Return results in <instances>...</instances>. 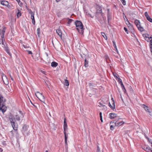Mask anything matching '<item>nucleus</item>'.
Returning a JSON list of instances; mask_svg holds the SVG:
<instances>
[{"instance_id": "obj_1", "label": "nucleus", "mask_w": 152, "mask_h": 152, "mask_svg": "<svg viewBox=\"0 0 152 152\" xmlns=\"http://www.w3.org/2000/svg\"><path fill=\"white\" fill-rule=\"evenodd\" d=\"M12 117V119L14 121L19 122L22 120L24 117V115L22 111L20 110L14 115L10 113L9 115V117Z\"/></svg>"}, {"instance_id": "obj_2", "label": "nucleus", "mask_w": 152, "mask_h": 152, "mask_svg": "<svg viewBox=\"0 0 152 152\" xmlns=\"http://www.w3.org/2000/svg\"><path fill=\"white\" fill-rule=\"evenodd\" d=\"M77 29L79 33L83 34V33L84 28H83V24L81 21L77 20L75 22Z\"/></svg>"}, {"instance_id": "obj_3", "label": "nucleus", "mask_w": 152, "mask_h": 152, "mask_svg": "<svg viewBox=\"0 0 152 152\" xmlns=\"http://www.w3.org/2000/svg\"><path fill=\"white\" fill-rule=\"evenodd\" d=\"M3 95L0 94V110L4 113L6 110V107L3 104Z\"/></svg>"}, {"instance_id": "obj_4", "label": "nucleus", "mask_w": 152, "mask_h": 152, "mask_svg": "<svg viewBox=\"0 0 152 152\" xmlns=\"http://www.w3.org/2000/svg\"><path fill=\"white\" fill-rule=\"evenodd\" d=\"M8 118L13 129L15 131L17 130L18 125L17 122H16V121L13 120L12 117H8Z\"/></svg>"}, {"instance_id": "obj_5", "label": "nucleus", "mask_w": 152, "mask_h": 152, "mask_svg": "<svg viewBox=\"0 0 152 152\" xmlns=\"http://www.w3.org/2000/svg\"><path fill=\"white\" fill-rule=\"evenodd\" d=\"M35 94L36 97L42 102L45 103V99L44 96L42 95V94L37 91L35 93Z\"/></svg>"}, {"instance_id": "obj_6", "label": "nucleus", "mask_w": 152, "mask_h": 152, "mask_svg": "<svg viewBox=\"0 0 152 152\" xmlns=\"http://www.w3.org/2000/svg\"><path fill=\"white\" fill-rule=\"evenodd\" d=\"M6 29L5 27H4L2 29V31L1 32V38H0V44H2L3 45H4V41H5L4 39V34L5 32V30Z\"/></svg>"}, {"instance_id": "obj_7", "label": "nucleus", "mask_w": 152, "mask_h": 152, "mask_svg": "<svg viewBox=\"0 0 152 152\" xmlns=\"http://www.w3.org/2000/svg\"><path fill=\"white\" fill-rule=\"evenodd\" d=\"M134 23L139 30L141 32L143 31L144 28L142 27L141 26L140 22L139 20L137 19L135 20L134 21Z\"/></svg>"}, {"instance_id": "obj_8", "label": "nucleus", "mask_w": 152, "mask_h": 152, "mask_svg": "<svg viewBox=\"0 0 152 152\" xmlns=\"http://www.w3.org/2000/svg\"><path fill=\"white\" fill-rule=\"evenodd\" d=\"M96 14L101 13V15L103 16V13L102 12V10L100 6L97 5L96 7Z\"/></svg>"}, {"instance_id": "obj_9", "label": "nucleus", "mask_w": 152, "mask_h": 152, "mask_svg": "<svg viewBox=\"0 0 152 152\" xmlns=\"http://www.w3.org/2000/svg\"><path fill=\"white\" fill-rule=\"evenodd\" d=\"M28 130V127L26 124H24L23 128L22 130V132L24 135H28V133L27 132Z\"/></svg>"}, {"instance_id": "obj_10", "label": "nucleus", "mask_w": 152, "mask_h": 152, "mask_svg": "<svg viewBox=\"0 0 152 152\" xmlns=\"http://www.w3.org/2000/svg\"><path fill=\"white\" fill-rule=\"evenodd\" d=\"M152 37H150V38L148 37H146L145 38V40L147 41V42L150 41V49L151 51V52L152 54Z\"/></svg>"}, {"instance_id": "obj_11", "label": "nucleus", "mask_w": 152, "mask_h": 152, "mask_svg": "<svg viewBox=\"0 0 152 152\" xmlns=\"http://www.w3.org/2000/svg\"><path fill=\"white\" fill-rule=\"evenodd\" d=\"M2 78L4 84L6 85H7L9 83V82L6 76L4 74H3L2 75Z\"/></svg>"}, {"instance_id": "obj_12", "label": "nucleus", "mask_w": 152, "mask_h": 152, "mask_svg": "<svg viewBox=\"0 0 152 152\" xmlns=\"http://www.w3.org/2000/svg\"><path fill=\"white\" fill-rule=\"evenodd\" d=\"M145 15L147 19L151 22H152V19L151 18L150 16L148 15V13L147 12H145Z\"/></svg>"}, {"instance_id": "obj_13", "label": "nucleus", "mask_w": 152, "mask_h": 152, "mask_svg": "<svg viewBox=\"0 0 152 152\" xmlns=\"http://www.w3.org/2000/svg\"><path fill=\"white\" fill-rule=\"evenodd\" d=\"M56 32L59 37L61 38L62 37V34L61 30L59 29H56Z\"/></svg>"}, {"instance_id": "obj_14", "label": "nucleus", "mask_w": 152, "mask_h": 152, "mask_svg": "<svg viewBox=\"0 0 152 152\" xmlns=\"http://www.w3.org/2000/svg\"><path fill=\"white\" fill-rule=\"evenodd\" d=\"M109 115L110 118L112 119L117 117V114L115 113H110Z\"/></svg>"}, {"instance_id": "obj_15", "label": "nucleus", "mask_w": 152, "mask_h": 152, "mask_svg": "<svg viewBox=\"0 0 152 152\" xmlns=\"http://www.w3.org/2000/svg\"><path fill=\"white\" fill-rule=\"evenodd\" d=\"M1 4L3 6H7L9 5L8 2L6 1H1Z\"/></svg>"}, {"instance_id": "obj_16", "label": "nucleus", "mask_w": 152, "mask_h": 152, "mask_svg": "<svg viewBox=\"0 0 152 152\" xmlns=\"http://www.w3.org/2000/svg\"><path fill=\"white\" fill-rule=\"evenodd\" d=\"M113 106H112L110 104V102H109V107L113 110H114L115 108V102H113V103H112Z\"/></svg>"}, {"instance_id": "obj_17", "label": "nucleus", "mask_w": 152, "mask_h": 152, "mask_svg": "<svg viewBox=\"0 0 152 152\" xmlns=\"http://www.w3.org/2000/svg\"><path fill=\"white\" fill-rule=\"evenodd\" d=\"M67 128V125L66 121V118H65L64 121V130H66Z\"/></svg>"}, {"instance_id": "obj_18", "label": "nucleus", "mask_w": 152, "mask_h": 152, "mask_svg": "<svg viewBox=\"0 0 152 152\" xmlns=\"http://www.w3.org/2000/svg\"><path fill=\"white\" fill-rule=\"evenodd\" d=\"M58 65V64L55 62H52L51 63V66L52 67H56Z\"/></svg>"}, {"instance_id": "obj_19", "label": "nucleus", "mask_w": 152, "mask_h": 152, "mask_svg": "<svg viewBox=\"0 0 152 152\" xmlns=\"http://www.w3.org/2000/svg\"><path fill=\"white\" fill-rule=\"evenodd\" d=\"M88 85L90 88H93L96 86V85L93 83H89Z\"/></svg>"}, {"instance_id": "obj_20", "label": "nucleus", "mask_w": 152, "mask_h": 152, "mask_svg": "<svg viewBox=\"0 0 152 152\" xmlns=\"http://www.w3.org/2000/svg\"><path fill=\"white\" fill-rule=\"evenodd\" d=\"M143 108L145 109V110L147 112H151L149 110V109L148 108V106H145L144 104L143 105Z\"/></svg>"}, {"instance_id": "obj_21", "label": "nucleus", "mask_w": 152, "mask_h": 152, "mask_svg": "<svg viewBox=\"0 0 152 152\" xmlns=\"http://www.w3.org/2000/svg\"><path fill=\"white\" fill-rule=\"evenodd\" d=\"M84 66L86 67L88 66V61L86 59H85Z\"/></svg>"}, {"instance_id": "obj_22", "label": "nucleus", "mask_w": 152, "mask_h": 152, "mask_svg": "<svg viewBox=\"0 0 152 152\" xmlns=\"http://www.w3.org/2000/svg\"><path fill=\"white\" fill-rule=\"evenodd\" d=\"M119 118H118V119H116L114 121H112L110 123V124H114V123L116 124Z\"/></svg>"}, {"instance_id": "obj_23", "label": "nucleus", "mask_w": 152, "mask_h": 152, "mask_svg": "<svg viewBox=\"0 0 152 152\" xmlns=\"http://www.w3.org/2000/svg\"><path fill=\"white\" fill-rule=\"evenodd\" d=\"M124 124V122L123 121H121L118 122H116V126H120Z\"/></svg>"}, {"instance_id": "obj_24", "label": "nucleus", "mask_w": 152, "mask_h": 152, "mask_svg": "<svg viewBox=\"0 0 152 152\" xmlns=\"http://www.w3.org/2000/svg\"><path fill=\"white\" fill-rule=\"evenodd\" d=\"M144 150L145 151L148 152H151L152 150L149 147H145Z\"/></svg>"}, {"instance_id": "obj_25", "label": "nucleus", "mask_w": 152, "mask_h": 152, "mask_svg": "<svg viewBox=\"0 0 152 152\" xmlns=\"http://www.w3.org/2000/svg\"><path fill=\"white\" fill-rule=\"evenodd\" d=\"M116 79L119 82L120 85L123 83L122 80L120 78H118V77H116Z\"/></svg>"}, {"instance_id": "obj_26", "label": "nucleus", "mask_w": 152, "mask_h": 152, "mask_svg": "<svg viewBox=\"0 0 152 152\" xmlns=\"http://www.w3.org/2000/svg\"><path fill=\"white\" fill-rule=\"evenodd\" d=\"M110 125V129L112 130H113L114 129V127L116 126V124L114 123V124Z\"/></svg>"}, {"instance_id": "obj_27", "label": "nucleus", "mask_w": 152, "mask_h": 152, "mask_svg": "<svg viewBox=\"0 0 152 152\" xmlns=\"http://www.w3.org/2000/svg\"><path fill=\"white\" fill-rule=\"evenodd\" d=\"M101 34L102 35L103 37L104 38V39L106 40H107V37L106 35L104 33L102 32H101Z\"/></svg>"}, {"instance_id": "obj_28", "label": "nucleus", "mask_w": 152, "mask_h": 152, "mask_svg": "<svg viewBox=\"0 0 152 152\" xmlns=\"http://www.w3.org/2000/svg\"><path fill=\"white\" fill-rule=\"evenodd\" d=\"M5 50L6 51V52H7V53L9 54V55L10 56H11V54L10 53L9 50L8 49V48L6 47L5 48Z\"/></svg>"}, {"instance_id": "obj_29", "label": "nucleus", "mask_w": 152, "mask_h": 152, "mask_svg": "<svg viewBox=\"0 0 152 152\" xmlns=\"http://www.w3.org/2000/svg\"><path fill=\"white\" fill-rule=\"evenodd\" d=\"M64 134L65 140H67L68 135V134H66V130H64Z\"/></svg>"}, {"instance_id": "obj_30", "label": "nucleus", "mask_w": 152, "mask_h": 152, "mask_svg": "<svg viewBox=\"0 0 152 152\" xmlns=\"http://www.w3.org/2000/svg\"><path fill=\"white\" fill-rule=\"evenodd\" d=\"M18 12L17 14V18H18L19 17H20L21 15V13H20V11L19 10H18Z\"/></svg>"}, {"instance_id": "obj_31", "label": "nucleus", "mask_w": 152, "mask_h": 152, "mask_svg": "<svg viewBox=\"0 0 152 152\" xmlns=\"http://www.w3.org/2000/svg\"><path fill=\"white\" fill-rule=\"evenodd\" d=\"M64 85L67 86L69 85V83L68 80L66 79L64 80Z\"/></svg>"}, {"instance_id": "obj_32", "label": "nucleus", "mask_w": 152, "mask_h": 152, "mask_svg": "<svg viewBox=\"0 0 152 152\" xmlns=\"http://www.w3.org/2000/svg\"><path fill=\"white\" fill-rule=\"evenodd\" d=\"M113 46L115 48V49H116L115 50L117 51V53H118V50H117V47H116V44H115V42L114 41H113Z\"/></svg>"}, {"instance_id": "obj_33", "label": "nucleus", "mask_w": 152, "mask_h": 152, "mask_svg": "<svg viewBox=\"0 0 152 152\" xmlns=\"http://www.w3.org/2000/svg\"><path fill=\"white\" fill-rule=\"evenodd\" d=\"M67 20H68V21L67 22V24H69L72 21V19H69L68 18H67Z\"/></svg>"}, {"instance_id": "obj_34", "label": "nucleus", "mask_w": 152, "mask_h": 152, "mask_svg": "<svg viewBox=\"0 0 152 152\" xmlns=\"http://www.w3.org/2000/svg\"><path fill=\"white\" fill-rule=\"evenodd\" d=\"M37 34H38V35L39 36V35L40 34V28H38L37 29Z\"/></svg>"}, {"instance_id": "obj_35", "label": "nucleus", "mask_w": 152, "mask_h": 152, "mask_svg": "<svg viewBox=\"0 0 152 152\" xmlns=\"http://www.w3.org/2000/svg\"><path fill=\"white\" fill-rule=\"evenodd\" d=\"M146 139L148 140V141L151 143V146L152 147V142L151 141V140L148 138V137H146Z\"/></svg>"}, {"instance_id": "obj_36", "label": "nucleus", "mask_w": 152, "mask_h": 152, "mask_svg": "<svg viewBox=\"0 0 152 152\" xmlns=\"http://www.w3.org/2000/svg\"><path fill=\"white\" fill-rule=\"evenodd\" d=\"M32 19V23L34 25H35V21L34 19V18H31Z\"/></svg>"}, {"instance_id": "obj_37", "label": "nucleus", "mask_w": 152, "mask_h": 152, "mask_svg": "<svg viewBox=\"0 0 152 152\" xmlns=\"http://www.w3.org/2000/svg\"><path fill=\"white\" fill-rule=\"evenodd\" d=\"M124 5H125L126 4V2L125 0H121Z\"/></svg>"}, {"instance_id": "obj_38", "label": "nucleus", "mask_w": 152, "mask_h": 152, "mask_svg": "<svg viewBox=\"0 0 152 152\" xmlns=\"http://www.w3.org/2000/svg\"><path fill=\"white\" fill-rule=\"evenodd\" d=\"M120 85L121 86V87L122 90L124 89V88H125V87H124V85L123 83L121 84Z\"/></svg>"}, {"instance_id": "obj_39", "label": "nucleus", "mask_w": 152, "mask_h": 152, "mask_svg": "<svg viewBox=\"0 0 152 152\" xmlns=\"http://www.w3.org/2000/svg\"><path fill=\"white\" fill-rule=\"evenodd\" d=\"M124 29L125 31V32H126L127 34H128L127 29L126 28V27H124Z\"/></svg>"}, {"instance_id": "obj_40", "label": "nucleus", "mask_w": 152, "mask_h": 152, "mask_svg": "<svg viewBox=\"0 0 152 152\" xmlns=\"http://www.w3.org/2000/svg\"><path fill=\"white\" fill-rule=\"evenodd\" d=\"M97 152H100L99 147L98 146L97 147Z\"/></svg>"}, {"instance_id": "obj_41", "label": "nucleus", "mask_w": 152, "mask_h": 152, "mask_svg": "<svg viewBox=\"0 0 152 152\" xmlns=\"http://www.w3.org/2000/svg\"><path fill=\"white\" fill-rule=\"evenodd\" d=\"M103 109H104L105 110H106L107 109V107L105 105H103Z\"/></svg>"}, {"instance_id": "obj_42", "label": "nucleus", "mask_w": 152, "mask_h": 152, "mask_svg": "<svg viewBox=\"0 0 152 152\" xmlns=\"http://www.w3.org/2000/svg\"><path fill=\"white\" fill-rule=\"evenodd\" d=\"M123 17L124 18V20H125V21H126V16L125 15V14H124V13H123Z\"/></svg>"}, {"instance_id": "obj_43", "label": "nucleus", "mask_w": 152, "mask_h": 152, "mask_svg": "<svg viewBox=\"0 0 152 152\" xmlns=\"http://www.w3.org/2000/svg\"><path fill=\"white\" fill-rule=\"evenodd\" d=\"M31 15V18H33L34 17V13H33L30 14Z\"/></svg>"}, {"instance_id": "obj_44", "label": "nucleus", "mask_w": 152, "mask_h": 152, "mask_svg": "<svg viewBox=\"0 0 152 152\" xmlns=\"http://www.w3.org/2000/svg\"><path fill=\"white\" fill-rule=\"evenodd\" d=\"M28 11H29V13L30 14L34 13V12H32V11L30 9L28 10Z\"/></svg>"}, {"instance_id": "obj_45", "label": "nucleus", "mask_w": 152, "mask_h": 152, "mask_svg": "<svg viewBox=\"0 0 152 152\" xmlns=\"http://www.w3.org/2000/svg\"><path fill=\"white\" fill-rule=\"evenodd\" d=\"M99 107H101V106H102V107H103V105H103L100 102H99Z\"/></svg>"}, {"instance_id": "obj_46", "label": "nucleus", "mask_w": 152, "mask_h": 152, "mask_svg": "<svg viewBox=\"0 0 152 152\" xmlns=\"http://www.w3.org/2000/svg\"><path fill=\"white\" fill-rule=\"evenodd\" d=\"M105 58L106 60V61H107V60L109 59V57L107 56H105Z\"/></svg>"}, {"instance_id": "obj_47", "label": "nucleus", "mask_w": 152, "mask_h": 152, "mask_svg": "<svg viewBox=\"0 0 152 152\" xmlns=\"http://www.w3.org/2000/svg\"><path fill=\"white\" fill-rule=\"evenodd\" d=\"M126 20L127 21V22L128 23V25H129L130 26H131V24L129 22V21H128V19H127L126 18Z\"/></svg>"}, {"instance_id": "obj_48", "label": "nucleus", "mask_w": 152, "mask_h": 152, "mask_svg": "<svg viewBox=\"0 0 152 152\" xmlns=\"http://www.w3.org/2000/svg\"><path fill=\"white\" fill-rule=\"evenodd\" d=\"M28 53L29 54H32V53L31 51H28Z\"/></svg>"}, {"instance_id": "obj_49", "label": "nucleus", "mask_w": 152, "mask_h": 152, "mask_svg": "<svg viewBox=\"0 0 152 152\" xmlns=\"http://www.w3.org/2000/svg\"><path fill=\"white\" fill-rule=\"evenodd\" d=\"M10 76L11 80H12L13 81L14 80H13V77L10 74Z\"/></svg>"}, {"instance_id": "obj_50", "label": "nucleus", "mask_w": 152, "mask_h": 152, "mask_svg": "<svg viewBox=\"0 0 152 152\" xmlns=\"http://www.w3.org/2000/svg\"><path fill=\"white\" fill-rule=\"evenodd\" d=\"M65 140V144L66 145H67V140Z\"/></svg>"}, {"instance_id": "obj_51", "label": "nucleus", "mask_w": 152, "mask_h": 152, "mask_svg": "<svg viewBox=\"0 0 152 152\" xmlns=\"http://www.w3.org/2000/svg\"><path fill=\"white\" fill-rule=\"evenodd\" d=\"M122 90H123V91L124 92V93H126V89L125 88H124V89H123Z\"/></svg>"}, {"instance_id": "obj_52", "label": "nucleus", "mask_w": 152, "mask_h": 152, "mask_svg": "<svg viewBox=\"0 0 152 152\" xmlns=\"http://www.w3.org/2000/svg\"><path fill=\"white\" fill-rule=\"evenodd\" d=\"M107 15H109V12H110V10L109 9H108L107 10Z\"/></svg>"}, {"instance_id": "obj_53", "label": "nucleus", "mask_w": 152, "mask_h": 152, "mask_svg": "<svg viewBox=\"0 0 152 152\" xmlns=\"http://www.w3.org/2000/svg\"><path fill=\"white\" fill-rule=\"evenodd\" d=\"M111 100H112V103H113V102H114L113 99V98H112L111 99Z\"/></svg>"}, {"instance_id": "obj_54", "label": "nucleus", "mask_w": 152, "mask_h": 152, "mask_svg": "<svg viewBox=\"0 0 152 152\" xmlns=\"http://www.w3.org/2000/svg\"><path fill=\"white\" fill-rule=\"evenodd\" d=\"M2 151L3 150L1 148H0V152H2Z\"/></svg>"}, {"instance_id": "obj_55", "label": "nucleus", "mask_w": 152, "mask_h": 152, "mask_svg": "<svg viewBox=\"0 0 152 152\" xmlns=\"http://www.w3.org/2000/svg\"><path fill=\"white\" fill-rule=\"evenodd\" d=\"M60 1V0H56V1L57 2H59Z\"/></svg>"}, {"instance_id": "obj_56", "label": "nucleus", "mask_w": 152, "mask_h": 152, "mask_svg": "<svg viewBox=\"0 0 152 152\" xmlns=\"http://www.w3.org/2000/svg\"><path fill=\"white\" fill-rule=\"evenodd\" d=\"M120 96H121V100H122L123 101V99L122 97V96H121V95H120Z\"/></svg>"}, {"instance_id": "obj_57", "label": "nucleus", "mask_w": 152, "mask_h": 152, "mask_svg": "<svg viewBox=\"0 0 152 152\" xmlns=\"http://www.w3.org/2000/svg\"><path fill=\"white\" fill-rule=\"evenodd\" d=\"M100 116H102V112H100L99 113Z\"/></svg>"}, {"instance_id": "obj_58", "label": "nucleus", "mask_w": 152, "mask_h": 152, "mask_svg": "<svg viewBox=\"0 0 152 152\" xmlns=\"http://www.w3.org/2000/svg\"><path fill=\"white\" fill-rule=\"evenodd\" d=\"M2 31V30H1V29H0V35H1V31Z\"/></svg>"}, {"instance_id": "obj_59", "label": "nucleus", "mask_w": 152, "mask_h": 152, "mask_svg": "<svg viewBox=\"0 0 152 152\" xmlns=\"http://www.w3.org/2000/svg\"><path fill=\"white\" fill-rule=\"evenodd\" d=\"M16 0L17 1V2H18V3H19V2L20 1V0Z\"/></svg>"}, {"instance_id": "obj_60", "label": "nucleus", "mask_w": 152, "mask_h": 152, "mask_svg": "<svg viewBox=\"0 0 152 152\" xmlns=\"http://www.w3.org/2000/svg\"><path fill=\"white\" fill-rule=\"evenodd\" d=\"M100 119L101 121V122H103L102 118H100Z\"/></svg>"}, {"instance_id": "obj_61", "label": "nucleus", "mask_w": 152, "mask_h": 152, "mask_svg": "<svg viewBox=\"0 0 152 152\" xmlns=\"http://www.w3.org/2000/svg\"><path fill=\"white\" fill-rule=\"evenodd\" d=\"M100 118H102V116H100Z\"/></svg>"}, {"instance_id": "obj_62", "label": "nucleus", "mask_w": 152, "mask_h": 152, "mask_svg": "<svg viewBox=\"0 0 152 152\" xmlns=\"http://www.w3.org/2000/svg\"><path fill=\"white\" fill-rule=\"evenodd\" d=\"M114 75L115 77H117L115 75Z\"/></svg>"}, {"instance_id": "obj_63", "label": "nucleus", "mask_w": 152, "mask_h": 152, "mask_svg": "<svg viewBox=\"0 0 152 152\" xmlns=\"http://www.w3.org/2000/svg\"><path fill=\"white\" fill-rule=\"evenodd\" d=\"M45 152H48V151L47 150H46L45 151Z\"/></svg>"}, {"instance_id": "obj_64", "label": "nucleus", "mask_w": 152, "mask_h": 152, "mask_svg": "<svg viewBox=\"0 0 152 152\" xmlns=\"http://www.w3.org/2000/svg\"><path fill=\"white\" fill-rule=\"evenodd\" d=\"M151 152H152V150H151Z\"/></svg>"}]
</instances>
